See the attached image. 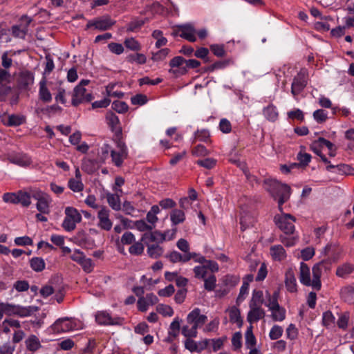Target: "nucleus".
Wrapping results in <instances>:
<instances>
[{
    "instance_id": "obj_1",
    "label": "nucleus",
    "mask_w": 354,
    "mask_h": 354,
    "mask_svg": "<svg viewBox=\"0 0 354 354\" xmlns=\"http://www.w3.org/2000/svg\"><path fill=\"white\" fill-rule=\"evenodd\" d=\"M263 188L275 200H278L279 209L282 211V205L290 198V187L288 185L282 184L276 180L266 179L263 180Z\"/></svg>"
},
{
    "instance_id": "obj_2",
    "label": "nucleus",
    "mask_w": 354,
    "mask_h": 354,
    "mask_svg": "<svg viewBox=\"0 0 354 354\" xmlns=\"http://www.w3.org/2000/svg\"><path fill=\"white\" fill-rule=\"evenodd\" d=\"M83 328L84 324L81 321L73 318L63 317L57 319L51 325L50 329L52 332L59 334L80 330Z\"/></svg>"
},
{
    "instance_id": "obj_3",
    "label": "nucleus",
    "mask_w": 354,
    "mask_h": 354,
    "mask_svg": "<svg viewBox=\"0 0 354 354\" xmlns=\"http://www.w3.org/2000/svg\"><path fill=\"white\" fill-rule=\"evenodd\" d=\"M90 82L88 80H82L79 84L74 88L72 93L71 103L76 106L84 102H89L93 100V95L90 92H87L85 86Z\"/></svg>"
},
{
    "instance_id": "obj_4",
    "label": "nucleus",
    "mask_w": 354,
    "mask_h": 354,
    "mask_svg": "<svg viewBox=\"0 0 354 354\" xmlns=\"http://www.w3.org/2000/svg\"><path fill=\"white\" fill-rule=\"evenodd\" d=\"M32 197L37 201L36 208L38 212L44 214L50 213V207L53 200L48 194L35 189L32 190Z\"/></svg>"
},
{
    "instance_id": "obj_5",
    "label": "nucleus",
    "mask_w": 354,
    "mask_h": 354,
    "mask_svg": "<svg viewBox=\"0 0 354 354\" xmlns=\"http://www.w3.org/2000/svg\"><path fill=\"white\" fill-rule=\"evenodd\" d=\"M65 218L62 223V227L66 232H71L76 227V225L81 222L82 216L78 210L73 207L65 208Z\"/></svg>"
},
{
    "instance_id": "obj_6",
    "label": "nucleus",
    "mask_w": 354,
    "mask_h": 354,
    "mask_svg": "<svg viewBox=\"0 0 354 354\" xmlns=\"http://www.w3.org/2000/svg\"><path fill=\"white\" fill-rule=\"evenodd\" d=\"M274 222L277 227L284 232L285 234H292L295 231V218L289 214H282L274 216Z\"/></svg>"
},
{
    "instance_id": "obj_7",
    "label": "nucleus",
    "mask_w": 354,
    "mask_h": 354,
    "mask_svg": "<svg viewBox=\"0 0 354 354\" xmlns=\"http://www.w3.org/2000/svg\"><path fill=\"white\" fill-rule=\"evenodd\" d=\"M127 156L128 149L126 145L122 141H118L110 156L112 163L118 167H121Z\"/></svg>"
},
{
    "instance_id": "obj_8",
    "label": "nucleus",
    "mask_w": 354,
    "mask_h": 354,
    "mask_svg": "<svg viewBox=\"0 0 354 354\" xmlns=\"http://www.w3.org/2000/svg\"><path fill=\"white\" fill-rule=\"evenodd\" d=\"M6 159L14 165L21 167H29L32 161L31 158L21 151H11L6 155Z\"/></svg>"
},
{
    "instance_id": "obj_9",
    "label": "nucleus",
    "mask_w": 354,
    "mask_h": 354,
    "mask_svg": "<svg viewBox=\"0 0 354 354\" xmlns=\"http://www.w3.org/2000/svg\"><path fill=\"white\" fill-rule=\"evenodd\" d=\"M330 270V266L324 262L321 261L315 264L312 269L313 272V288L319 290L322 287L320 281L321 276L324 272H327Z\"/></svg>"
},
{
    "instance_id": "obj_10",
    "label": "nucleus",
    "mask_w": 354,
    "mask_h": 354,
    "mask_svg": "<svg viewBox=\"0 0 354 354\" xmlns=\"http://www.w3.org/2000/svg\"><path fill=\"white\" fill-rule=\"evenodd\" d=\"M186 59L182 56H176L172 58L169 65L170 68L169 73L175 77L184 75L187 73V67L185 66Z\"/></svg>"
},
{
    "instance_id": "obj_11",
    "label": "nucleus",
    "mask_w": 354,
    "mask_h": 354,
    "mask_svg": "<svg viewBox=\"0 0 354 354\" xmlns=\"http://www.w3.org/2000/svg\"><path fill=\"white\" fill-rule=\"evenodd\" d=\"M307 81V71L306 69H301L293 79L291 86L292 94L294 96L299 94L306 86Z\"/></svg>"
},
{
    "instance_id": "obj_12",
    "label": "nucleus",
    "mask_w": 354,
    "mask_h": 354,
    "mask_svg": "<svg viewBox=\"0 0 354 354\" xmlns=\"http://www.w3.org/2000/svg\"><path fill=\"white\" fill-rule=\"evenodd\" d=\"M110 213L111 211L106 207H100L97 215V226L101 230L105 231H109L111 230L113 222L110 218Z\"/></svg>"
},
{
    "instance_id": "obj_13",
    "label": "nucleus",
    "mask_w": 354,
    "mask_h": 354,
    "mask_svg": "<svg viewBox=\"0 0 354 354\" xmlns=\"http://www.w3.org/2000/svg\"><path fill=\"white\" fill-rule=\"evenodd\" d=\"M31 21L32 19L30 17L26 15L22 16L20 24L14 25L12 27V35L17 38L25 39Z\"/></svg>"
},
{
    "instance_id": "obj_14",
    "label": "nucleus",
    "mask_w": 354,
    "mask_h": 354,
    "mask_svg": "<svg viewBox=\"0 0 354 354\" xmlns=\"http://www.w3.org/2000/svg\"><path fill=\"white\" fill-rule=\"evenodd\" d=\"M95 321L100 325H121L123 319L119 317H112L105 310L98 311L95 314Z\"/></svg>"
},
{
    "instance_id": "obj_15",
    "label": "nucleus",
    "mask_w": 354,
    "mask_h": 354,
    "mask_svg": "<svg viewBox=\"0 0 354 354\" xmlns=\"http://www.w3.org/2000/svg\"><path fill=\"white\" fill-rule=\"evenodd\" d=\"M115 23L109 16H103L96 19L91 20L86 25L87 28L94 27L100 30H106L109 29Z\"/></svg>"
},
{
    "instance_id": "obj_16",
    "label": "nucleus",
    "mask_w": 354,
    "mask_h": 354,
    "mask_svg": "<svg viewBox=\"0 0 354 354\" xmlns=\"http://www.w3.org/2000/svg\"><path fill=\"white\" fill-rule=\"evenodd\" d=\"M207 317L201 313V310L198 308L192 310L187 317V322L189 324L196 326L198 329L201 327L207 321Z\"/></svg>"
},
{
    "instance_id": "obj_17",
    "label": "nucleus",
    "mask_w": 354,
    "mask_h": 354,
    "mask_svg": "<svg viewBox=\"0 0 354 354\" xmlns=\"http://www.w3.org/2000/svg\"><path fill=\"white\" fill-rule=\"evenodd\" d=\"M179 31H180V33L179 34L180 37L185 39L190 42H194L196 41V30L192 24L179 25Z\"/></svg>"
},
{
    "instance_id": "obj_18",
    "label": "nucleus",
    "mask_w": 354,
    "mask_h": 354,
    "mask_svg": "<svg viewBox=\"0 0 354 354\" xmlns=\"http://www.w3.org/2000/svg\"><path fill=\"white\" fill-rule=\"evenodd\" d=\"M158 299L153 293L147 294L145 297H141L138 299L137 302L138 308L141 312L147 310L150 306L157 304Z\"/></svg>"
},
{
    "instance_id": "obj_19",
    "label": "nucleus",
    "mask_w": 354,
    "mask_h": 354,
    "mask_svg": "<svg viewBox=\"0 0 354 354\" xmlns=\"http://www.w3.org/2000/svg\"><path fill=\"white\" fill-rule=\"evenodd\" d=\"M250 310L247 315V321L250 323H255L265 317V310L261 306H249Z\"/></svg>"
},
{
    "instance_id": "obj_20",
    "label": "nucleus",
    "mask_w": 354,
    "mask_h": 354,
    "mask_svg": "<svg viewBox=\"0 0 354 354\" xmlns=\"http://www.w3.org/2000/svg\"><path fill=\"white\" fill-rule=\"evenodd\" d=\"M1 122L8 127H17L25 122V118L23 115L11 114H3L0 117Z\"/></svg>"
},
{
    "instance_id": "obj_21",
    "label": "nucleus",
    "mask_w": 354,
    "mask_h": 354,
    "mask_svg": "<svg viewBox=\"0 0 354 354\" xmlns=\"http://www.w3.org/2000/svg\"><path fill=\"white\" fill-rule=\"evenodd\" d=\"M299 281L303 285L313 288V279H310V268L304 262L300 263Z\"/></svg>"
},
{
    "instance_id": "obj_22",
    "label": "nucleus",
    "mask_w": 354,
    "mask_h": 354,
    "mask_svg": "<svg viewBox=\"0 0 354 354\" xmlns=\"http://www.w3.org/2000/svg\"><path fill=\"white\" fill-rule=\"evenodd\" d=\"M165 235V234H163L162 232L157 230L151 232H146L142 236L141 241L145 244H148L149 242L160 243L166 241Z\"/></svg>"
},
{
    "instance_id": "obj_23",
    "label": "nucleus",
    "mask_w": 354,
    "mask_h": 354,
    "mask_svg": "<svg viewBox=\"0 0 354 354\" xmlns=\"http://www.w3.org/2000/svg\"><path fill=\"white\" fill-rule=\"evenodd\" d=\"M285 286L286 290L291 293L297 292V283L292 270L289 269L285 274Z\"/></svg>"
},
{
    "instance_id": "obj_24",
    "label": "nucleus",
    "mask_w": 354,
    "mask_h": 354,
    "mask_svg": "<svg viewBox=\"0 0 354 354\" xmlns=\"http://www.w3.org/2000/svg\"><path fill=\"white\" fill-rule=\"evenodd\" d=\"M39 92L38 95L39 98L44 103H50L52 101V95L47 87L46 80L45 78H43L39 84Z\"/></svg>"
},
{
    "instance_id": "obj_25",
    "label": "nucleus",
    "mask_w": 354,
    "mask_h": 354,
    "mask_svg": "<svg viewBox=\"0 0 354 354\" xmlns=\"http://www.w3.org/2000/svg\"><path fill=\"white\" fill-rule=\"evenodd\" d=\"M326 170L341 175H350L352 174L353 169L348 165L340 164L334 165L330 162L327 164Z\"/></svg>"
},
{
    "instance_id": "obj_26",
    "label": "nucleus",
    "mask_w": 354,
    "mask_h": 354,
    "mask_svg": "<svg viewBox=\"0 0 354 354\" xmlns=\"http://www.w3.org/2000/svg\"><path fill=\"white\" fill-rule=\"evenodd\" d=\"M353 272L354 264L346 262L337 266L335 274L339 278L347 279Z\"/></svg>"
},
{
    "instance_id": "obj_27",
    "label": "nucleus",
    "mask_w": 354,
    "mask_h": 354,
    "mask_svg": "<svg viewBox=\"0 0 354 354\" xmlns=\"http://www.w3.org/2000/svg\"><path fill=\"white\" fill-rule=\"evenodd\" d=\"M34 82V75L30 71H23L19 77V86L21 88L26 89Z\"/></svg>"
},
{
    "instance_id": "obj_28",
    "label": "nucleus",
    "mask_w": 354,
    "mask_h": 354,
    "mask_svg": "<svg viewBox=\"0 0 354 354\" xmlns=\"http://www.w3.org/2000/svg\"><path fill=\"white\" fill-rule=\"evenodd\" d=\"M24 343L26 349L31 352H36L41 347V342L35 335H29Z\"/></svg>"
},
{
    "instance_id": "obj_29",
    "label": "nucleus",
    "mask_w": 354,
    "mask_h": 354,
    "mask_svg": "<svg viewBox=\"0 0 354 354\" xmlns=\"http://www.w3.org/2000/svg\"><path fill=\"white\" fill-rule=\"evenodd\" d=\"M38 310V307L35 306H23L17 305L15 315L20 317H26L32 315Z\"/></svg>"
},
{
    "instance_id": "obj_30",
    "label": "nucleus",
    "mask_w": 354,
    "mask_h": 354,
    "mask_svg": "<svg viewBox=\"0 0 354 354\" xmlns=\"http://www.w3.org/2000/svg\"><path fill=\"white\" fill-rule=\"evenodd\" d=\"M106 120L108 125L113 131H121L119 118L114 113L108 112L106 115Z\"/></svg>"
},
{
    "instance_id": "obj_31",
    "label": "nucleus",
    "mask_w": 354,
    "mask_h": 354,
    "mask_svg": "<svg viewBox=\"0 0 354 354\" xmlns=\"http://www.w3.org/2000/svg\"><path fill=\"white\" fill-rule=\"evenodd\" d=\"M270 255L274 261H282L286 257V252L281 245H274L270 248Z\"/></svg>"
},
{
    "instance_id": "obj_32",
    "label": "nucleus",
    "mask_w": 354,
    "mask_h": 354,
    "mask_svg": "<svg viewBox=\"0 0 354 354\" xmlns=\"http://www.w3.org/2000/svg\"><path fill=\"white\" fill-rule=\"evenodd\" d=\"M180 320L178 317H176L172 322L170 324L168 335L169 337L167 338V342H171L174 338H176L180 332Z\"/></svg>"
},
{
    "instance_id": "obj_33",
    "label": "nucleus",
    "mask_w": 354,
    "mask_h": 354,
    "mask_svg": "<svg viewBox=\"0 0 354 354\" xmlns=\"http://www.w3.org/2000/svg\"><path fill=\"white\" fill-rule=\"evenodd\" d=\"M170 220L172 225H177L185 220V214L183 210L174 209L170 213Z\"/></svg>"
},
{
    "instance_id": "obj_34",
    "label": "nucleus",
    "mask_w": 354,
    "mask_h": 354,
    "mask_svg": "<svg viewBox=\"0 0 354 354\" xmlns=\"http://www.w3.org/2000/svg\"><path fill=\"white\" fill-rule=\"evenodd\" d=\"M263 114L265 118L271 122H274L278 119V111L275 106L272 104L268 105L263 110Z\"/></svg>"
},
{
    "instance_id": "obj_35",
    "label": "nucleus",
    "mask_w": 354,
    "mask_h": 354,
    "mask_svg": "<svg viewBox=\"0 0 354 354\" xmlns=\"http://www.w3.org/2000/svg\"><path fill=\"white\" fill-rule=\"evenodd\" d=\"M106 200L109 206L115 211L121 209V203L120 196L115 194L108 193Z\"/></svg>"
},
{
    "instance_id": "obj_36",
    "label": "nucleus",
    "mask_w": 354,
    "mask_h": 354,
    "mask_svg": "<svg viewBox=\"0 0 354 354\" xmlns=\"http://www.w3.org/2000/svg\"><path fill=\"white\" fill-rule=\"evenodd\" d=\"M147 245V254L153 259H157L161 257L164 252L163 248L158 244Z\"/></svg>"
},
{
    "instance_id": "obj_37",
    "label": "nucleus",
    "mask_w": 354,
    "mask_h": 354,
    "mask_svg": "<svg viewBox=\"0 0 354 354\" xmlns=\"http://www.w3.org/2000/svg\"><path fill=\"white\" fill-rule=\"evenodd\" d=\"M263 293L262 290H254L252 295V298L250 301L249 306H261L263 304Z\"/></svg>"
},
{
    "instance_id": "obj_38",
    "label": "nucleus",
    "mask_w": 354,
    "mask_h": 354,
    "mask_svg": "<svg viewBox=\"0 0 354 354\" xmlns=\"http://www.w3.org/2000/svg\"><path fill=\"white\" fill-rule=\"evenodd\" d=\"M266 297H267L268 301L266 304V306L269 308V310H272V308H278L279 306V304L278 303L279 292L278 290L274 291L272 293V295H270L267 292Z\"/></svg>"
},
{
    "instance_id": "obj_39",
    "label": "nucleus",
    "mask_w": 354,
    "mask_h": 354,
    "mask_svg": "<svg viewBox=\"0 0 354 354\" xmlns=\"http://www.w3.org/2000/svg\"><path fill=\"white\" fill-rule=\"evenodd\" d=\"M32 190L30 193L24 191H18V204L23 207H28L31 204Z\"/></svg>"
},
{
    "instance_id": "obj_40",
    "label": "nucleus",
    "mask_w": 354,
    "mask_h": 354,
    "mask_svg": "<svg viewBox=\"0 0 354 354\" xmlns=\"http://www.w3.org/2000/svg\"><path fill=\"white\" fill-rule=\"evenodd\" d=\"M30 268L35 272H41L45 269L46 263L41 257H32L30 260Z\"/></svg>"
},
{
    "instance_id": "obj_41",
    "label": "nucleus",
    "mask_w": 354,
    "mask_h": 354,
    "mask_svg": "<svg viewBox=\"0 0 354 354\" xmlns=\"http://www.w3.org/2000/svg\"><path fill=\"white\" fill-rule=\"evenodd\" d=\"M255 218L250 214H245L241 216L240 218L241 229L242 231H245L246 229L253 226L255 223Z\"/></svg>"
},
{
    "instance_id": "obj_42",
    "label": "nucleus",
    "mask_w": 354,
    "mask_h": 354,
    "mask_svg": "<svg viewBox=\"0 0 354 354\" xmlns=\"http://www.w3.org/2000/svg\"><path fill=\"white\" fill-rule=\"evenodd\" d=\"M209 132L207 129H201L197 130L192 139V142H195L196 141L201 142H207L209 138Z\"/></svg>"
},
{
    "instance_id": "obj_43",
    "label": "nucleus",
    "mask_w": 354,
    "mask_h": 354,
    "mask_svg": "<svg viewBox=\"0 0 354 354\" xmlns=\"http://www.w3.org/2000/svg\"><path fill=\"white\" fill-rule=\"evenodd\" d=\"M271 311V316L275 322H282L286 318V310L280 306L278 308L270 310Z\"/></svg>"
},
{
    "instance_id": "obj_44",
    "label": "nucleus",
    "mask_w": 354,
    "mask_h": 354,
    "mask_svg": "<svg viewBox=\"0 0 354 354\" xmlns=\"http://www.w3.org/2000/svg\"><path fill=\"white\" fill-rule=\"evenodd\" d=\"M152 37L156 39L155 46L157 48L165 46L167 43V38L163 36V32L160 30H155L152 32Z\"/></svg>"
},
{
    "instance_id": "obj_45",
    "label": "nucleus",
    "mask_w": 354,
    "mask_h": 354,
    "mask_svg": "<svg viewBox=\"0 0 354 354\" xmlns=\"http://www.w3.org/2000/svg\"><path fill=\"white\" fill-rule=\"evenodd\" d=\"M126 48L132 51H139L141 50V44L133 37L127 38L124 42Z\"/></svg>"
},
{
    "instance_id": "obj_46",
    "label": "nucleus",
    "mask_w": 354,
    "mask_h": 354,
    "mask_svg": "<svg viewBox=\"0 0 354 354\" xmlns=\"http://www.w3.org/2000/svg\"><path fill=\"white\" fill-rule=\"evenodd\" d=\"M256 344V338L252 333V326L250 325L245 332V346L252 348Z\"/></svg>"
},
{
    "instance_id": "obj_47",
    "label": "nucleus",
    "mask_w": 354,
    "mask_h": 354,
    "mask_svg": "<svg viewBox=\"0 0 354 354\" xmlns=\"http://www.w3.org/2000/svg\"><path fill=\"white\" fill-rule=\"evenodd\" d=\"M204 281V288L208 291H213L216 286V278L215 275L210 274L207 277L203 279Z\"/></svg>"
},
{
    "instance_id": "obj_48",
    "label": "nucleus",
    "mask_w": 354,
    "mask_h": 354,
    "mask_svg": "<svg viewBox=\"0 0 354 354\" xmlns=\"http://www.w3.org/2000/svg\"><path fill=\"white\" fill-rule=\"evenodd\" d=\"M323 324L327 328L334 326L335 323V317L330 311H326L322 315Z\"/></svg>"
},
{
    "instance_id": "obj_49",
    "label": "nucleus",
    "mask_w": 354,
    "mask_h": 354,
    "mask_svg": "<svg viewBox=\"0 0 354 354\" xmlns=\"http://www.w3.org/2000/svg\"><path fill=\"white\" fill-rule=\"evenodd\" d=\"M68 186L74 192H80L84 189V184L81 179L71 178L68 182Z\"/></svg>"
},
{
    "instance_id": "obj_50",
    "label": "nucleus",
    "mask_w": 354,
    "mask_h": 354,
    "mask_svg": "<svg viewBox=\"0 0 354 354\" xmlns=\"http://www.w3.org/2000/svg\"><path fill=\"white\" fill-rule=\"evenodd\" d=\"M314 120L319 124L324 123L328 119V111L324 109H317L313 114Z\"/></svg>"
},
{
    "instance_id": "obj_51",
    "label": "nucleus",
    "mask_w": 354,
    "mask_h": 354,
    "mask_svg": "<svg viewBox=\"0 0 354 354\" xmlns=\"http://www.w3.org/2000/svg\"><path fill=\"white\" fill-rule=\"evenodd\" d=\"M156 310L164 317H171L174 315V310L170 306L165 304H158L156 306Z\"/></svg>"
},
{
    "instance_id": "obj_52",
    "label": "nucleus",
    "mask_w": 354,
    "mask_h": 354,
    "mask_svg": "<svg viewBox=\"0 0 354 354\" xmlns=\"http://www.w3.org/2000/svg\"><path fill=\"white\" fill-rule=\"evenodd\" d=\"M216 160L212 158H207L196 161V164L207 169L214 168L216 164Z\"/></svg>"
},
{
    "instance_id": "obj_53",
    "label": "nucleus",
    "mask_w": 354,
    "mask_h": 354,
    "mask_svg": "<svg viewBox=\"0 0 354 354\" xmlns=\"http://www.w3.org/2000/svg\"><path fill=\"white\" fill-rule=\"evenodd\" d=\"M134 226L140 232L151 231L153 229L152 225H149L142 219L135 221Z\"/></svg>"
},
{
    "instance_id": "obj_54",
    "label": "nucleus",
    "mask_w": 354,
    "mask_h": 354,
    "mask_svg": "<svg viewBox=\"0 0 354 354\" xmlns=\"http://www.w3.org/2000/svg\"><path fill=\"white\" fill-rule=\"evenodd\" d=\"M113 147L109 144L104 143L100 149V158L102 161H105L109 157H110Z\"/></svg>"
},
{
    "instance_id": "obj_55",
    "label": "nucleus",
    "mask_w": 354,
    "mask_h": 354,
    "mask_svg": "<svg viewBox=\"0 0 354 354\" xmlns=\"http://www.w3.org/2000/svg\"><path fill=\"white\" fill-rule=\"evenodd\" d=\"M194 277L198 279H203L207 275V267L205 265L196 266L193 268Z\"/></svg>"
},
{
    "instance_id": "obj_56",
    "label": "nucleus",
    "mask_w": 354,
    "mask_h": 354,
    "mask_svg": "<svg viewBox=\"0 0 354 354\" xmlns=\"http://www.w3.org/2000/svg\"><path fill=\"white\" fill-rule=\"evenodd\" d=\"M170 50L169 48H162L157 51L156 53H153L152 54L151 59L154 62H160L166 58V57L169 55Z\"/></svg>"
},
{
    "instance_id": "obj_57",
    "label": "nucleus",
    "mask_w": 354,
    "mask_h": 354,
    "mask_svg": "<svg viewBox=\"0 0 354 354\" xmlns=\"http://www.w3.org/2000/svg\"><path fill=\"white\" fill-rule=\"evenodd\" d=\"M348 321L349 313L346 312L339 315L337 324L339 328L346 330L348 327Z\"/></svg>"
},
{
    "instance_id": "obj_58",
    "label": "nucleus",
    "mask_w": 354,
    "mask_h": 354,
    "mask_svg": "<svg viewBox=\"0 0 354 354\" xmlns=\"http://www.w3.org/2000/svg\"><path fill=\"white\" fill-rule=\"evenodd\" d=\"M197 328L196 326H193L191 325L189 326V325L183 326L182 328V334L187 337H195L197 335Z\"/></svg>"
},
{
    "instance_id": "obj_59",
    "label": "nucleus",
    "mask_w": 354,
    "mask_h": 354,
    "mask_svg": "<svg viewBox=\"0 0 354 354\" xmlns=\"http://www.w3.org/2000/svg\"><path fill=\"white\" fill-rule=\"evenodd\" d=\"M145 24V21L142 19H135L129 23L127 26V32H135L136 30L141 28Z\"/></svg>"
},
{
    "instance_id": "obj_60",
    "label": "nucleus",
    "mask_w": 354,
    "mask_h": 354,
    "mask_svg": "<svg viewBox=\"0 0 354 354\" xmlns=\"http://www.w3.org/2000/svg\"><path fill=\"white\" fill-rule=\"evenodd\" d=\"M0 308L2 310L3 313L8 315H15V310L17 305L9 304V303H0Z\"/></svg>"
},
{
    "instance_id": "obj_61",
    "label": "nucleus",
    "mask_w": 354,
    "mask_h": 354,
    "mask_svg": "<svg viewBox=\"0 0 354 354\" xmlns=\"http://www.w3.org/2000/svg\"><path fill=\"white\" fill-rule=\"evenodd\" d=\"M2 198L5 203L18 204V192L5 193Z\"/></svg>"
},
{
    "instance_id": "obj_62",
    "label": "nucleus",
    "mask_w": 354,
    "mask_h": 354,
    "mask_svg": "<svg viewBox=\"0 0 354 354\" xmlns=\"http://www.w3.org/2000/svg\"><path fill=\"white\" fill-rule=\"evenodd\" d=\"M283 328L282 327L274 325L272 327L270 333L269 337L272 340H276L280 338L283 335Z\"/></svg>"
},
{
    "instance_id": "obj_63",
    "label": "nucleus",
    "mask_w": 354,
    "mask_h": 354,
    "mask_svg": "<svg viewBox=\"0 0 354 354\" xmlns=\"http://www.w3.org/2000/svg\"><path fill=\"white\" fill-rule=\"evenodd\" d=\"M288 117L292 120H298L301 122L304 120V112L299 109H295L288 112Z\"/></svg>"
},
{
    "instance_id": "obj_64",
    "label": "nucleus",
    "mask_w": 354,
    "mask_h": 354,
    "mask_svg": "<svg viewBox=\"0 0 354 354\" xmlns=\"http://www.w3.org/2000/svg\"><path fill=\"white\" fill-rule=\"evenodd\" d=\"M229 316L230 321L233 323H239L241 321L240 310L235 306L229 309Z\"/></svg>"
}]
</instances>
